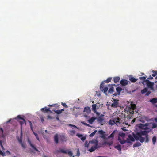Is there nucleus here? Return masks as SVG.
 <instances>
[{"mask_svg": "<svg viewBox=\"0 0 157 157\" xmlns=\"http://www.w3.org/2000/svg\"><path fill=\"white\" fill-rule=\"evenodd\" d=\"M148 132L144 130L137 132L136 134H134L133 136L129 134L128 138L126 140V142L130 143L131 141H134L135 139L136 140H139L141 143L145 141V143L148 142L149 141V136L148 133Z\"/></svg>", "mask_w": 157, "mask_h": 157, "instance_id": "1", "label": "nucleus"}, {"mask_svg": "<svg viewBox=\"0 0 157 157\" xmlns=\"http://www.w3.org/2000/svg\"><path fill=\"white\" fill-rule=\"evenodd\" d=\"M122 119H120L119 117H117L115 118L113 120L110 119L109 121V124L110 125H113L115 124H117L122 123Z\"/></svg>", "mask_w": 157, "mask_h": 157, "instance_id": "2", "label": "nucleus"}, {"mask_svg": "<svg viewBox=\"0 0 157 157\" xmlns=\"http://www.w3.org/2000/svg\"><path fill=\"white\" fill-rule=\"evenodd\" d=\"M104 82L103 81L102 82L100 85V89L101 91L103 92L104 93L106 94V92L108 89L107 87L104 86Z\"/></svg>", "mask_w": 157, "mask_h": 157, "instance_id": "3", "label": "nucleus"}, {"mask_svg": "<svg viewBox=\"0 0 157 157\" xmlns=\"http://www.w3.org/2000/svg\"><path fill=\"white\" fill-rule=\"evenodd\" d=\"M56 151L57 153H62L65 154L67 153L70 156H72L73 155V153L72 151H69L68 150H64L63 149H60L59 150H57Z\"/></svg>", "mask_w": 157, "mask_h": 157, "instance_id": "4", "label": "nucleus"}, {"mask_svg": "<svg viewBox=\"0 0 157 157\" xmlns=\"http://www.w3.org/2000/svg\"><path fill=\"white\" fill-rule=\"evenodd\" d=\"M145 83L148 88H150L151 90H153L154 89L153 86L154 85V82L149 81L148 79L146 80Z\"/></svg>", "mask_w": 157, "mask_h": 157, "instance_id": "5", "label": "nucleus"}, {"mask_svg": "<svg viewBox=\"0 0 157 157\" xmlns=\"http://www.w3.org/2000/svg\"><path fill=\"white\" fill-rule=\"evenodd\" d=\"M119 101L118 99H113V102L112 103L111 105V106L114 108H117L119 106Z\"/></svg>", "mask_w": 157, "mask_h": 157, "instance_id": "6", "label": "nucleus"}, {"mask_svg": "<svg viewBox=\"0 0 157 157\" xmlns=\"http://www.w3.org/2000/svg\"><path fill=\"white\" fill-rule=\"evenodd\" d=\"M89 144H92L93 145V146L99 147L98 145V141L96 139H93L90 141Z\"/></svg>", "mask_w": 157, "mask_h": 157, "instance_id": "7", "label": "nucleus"}, {"mask_svg": "<svg viewBox=\"0 0 157 157\" xmlns=\"http://www.w3.org/2000/svg\"><path fill=\"white\" fill-rule=\"evenodd\" d=\"M29 121V125H30V128H31V130L33 131L34 134L35 136H36V138L39 141H40L39 138V137L38 136V135L37 134V133H36L35 132H34V131H33V128L32 124V123L31 121Z\"/></svg>", "mask_w": 157, "mask_h": 157, "instance_id": "8", "label": "nucleus"}, {"mask_svg": "<svg viewBox=\"0 0 157 157\" xmlns=\"http://www.w3.org/2000/svg\"><path fill=\"white\" fill-rule=\"evenodd\" d=\"M76 136L80 138L81 140L83 141H84L86 138V136H84L83 135L79 134V133H77L76 134Z\"/></svg>", "mask_w": 157, "mask_h": 157, "instance_id": "9", "label": "nucleus"}, {"mask_svg": "<svg viewBox=\"0 0 157 157\" xmlns=\"http://www.w3.org/2000/svg\"><path fill=\"white\" fill-rule=\"evenodd\" d=\"M120 83L122 86H125L128 84V82L126 79H122L120 81Z\"/></svg>", "mask_w": 157, "mask_h": 157, "instance_id": "10", "label": "nucleus"}, {"mask_svg": "<svg viewBox=\"0 0 157 157\" xmlns=\"http://www.w3.org/2000/svg\"><path fill=\"white\" fill-rule=\"evenodd\" d=\"M28 142L33 148L36 151H38V150L32 144L31 141L29 138L28 139Z\"/></svg>", "mask_w": 157, "mask_h": 157, "instance_id": "11", "label": "nucleus"}, {"mask_svg": "<svg viewBox=\"0 0 157 157\" xmlns=\"http://www.w3.org/2000/svg\"><path fill=\"white\" fill-rule=\"evenodd\" d=\"M83 111L87 113H90L91 110L89 107L86 106L84 108Z\"/></svg>", "mask_w": 157, "mask_h": 157, "instance_id": "12", "label": "nucleus"}, {"mask_svg": "<svg viewBox=\"0 0 157 157\" xmlns=\"http://www.w3.org/2000/svg\"><path fill=\"white\" fill-rule=\"evenodd\" d=\"M100 147H97L95 146H92L91 148L89 149V151L90 152H93L96 149Z\"/></svg>", "mask_w": 157, "mask_h": 157, "instance_id": "13", "label": "nucleus"}, {"mask_svg": "<svg viewBox=\"0 0 157 157\" xmlns=\"http://www.w3.org/2000/svg\"><path fill=\"white\" fill-rule=\"evenodd\" d=\"M146 77L145 76L140 77H139V79L143 81L142 83L143 85L144 84V83H145L146 82V80H147L146 79Z\"/></svg>", "mask_w": 157, "mask_h": 157, "instance_id": "14", "label": "nucleus"}, {"mask_svg": "<svg viewBox=\"0 0 157 157\" xmlns=\"http://www.w3.org/2000/svg\"><path fill=\"white\" fill-rule=\"evenodd\" d=\"M54 140L55 142L57 144L59 142L58 136L57 134H56L54 137Z\"/></svg>", "mask_w": 157, "mask_h": 157, "instance_id": "15", "label": "nucleus"}, {"mask_svg": "<svg viewBox=\"0 0 157 157\" xmlns=\"http://www.w3.org/2000/svg\"><path fill=\"white\" fill-rule=\"evenodd\" d=\"M96 119V117H92L88 120V122L90 124H92Z\"/></svg>", "mask_w": 157, "mask_h": 157, "instance_id": "16", "label": "nucleus"}, {"mask_svg": "<svg viewBox=\"0 0 157 157\" xmlns=\"http://www.w3.org/2000/svg\"><path fill=\"white\" fill-rule=\"evenodd\" d=\"M41 110L43 112H46L48 111H50L51 112H52L50 110L49 108L47 109L46 107L42 108Z\"/></svg>", "mask_w": 157, "mask_h": 157, "instance_id": "17", "label": "nucleus"}, {"mask_svg": "<svg viewBox=\"0 0 157 157\" xmlns=\"http://www.w3.org/2000/svg\"><path fill=\"white\" fill-rule=\"evenodd\" d=\"M120 79V78L118 76L115 77L113 78L114 82L115 83L118 82Z\"/></svg>", "mask_w": 157, "mask_h": 157, "instance_id": "18", "label": "nucleus"}, {"mask_svg": "<svg viewBox=\"0 0 157 157\" xmlns=\"http://www.w3.org/2000/svg\"><path fill=\"white\" fill-rule=\"evenodd\" d=\"M129 79L131 82H135L138 79L136 78L133 77H131L129 78Z\"/></svg>", "mask_w": 157, "mask_h": 157, "instance_id": "19", "label": "nucleus"}, {"mask_svg": "<svg viewBox=\"0 0 157 157\" xmlns=\"http://www.w3.org/2000/svg\"><path fill=\"white\" fill-rule=\"evenodd\" d=\"M148 124L147 123L145 124L144 125L143 124H139L138 127L140 128H144V127L145 126H148Z\"/></svg>", "mask_w": 157, "mask_h": 157, "instance_id": "20", "label": "nucleus"}, {"mask_svg": "<svg viewBox=\"0 0 157 157\" xmlns=\"http://www.w3.org/2000/svg\"><path fill=\"white\" fill-rule=\"evenodd\" d=\"M99 133L101 135H102V137L103 138H105V135L104 134V133H105V132H104L102 130H99Z\"/></svg>", "mask_w": 157, "mask_h": 157, "instance_id": "21", "label": "nucleus"}, {"mask_svg": "<svg viewBox=\"0 0 157 157\" xmlns=\"http://www.w3.org/2000/svg\"><path fill=\"white\" fill-rule=\"evenodd\" d=\"M114 147L117 149L120 152L121 151V146L120 145L118 144L117 145L115 146Z\"/></svg>", "mask_w": 157, "mask_h": 157, "instance_id": "22", "label": "nucleus"}, {"mask_svg": "<svg viewBox=\"0 0 157 157\" xmlns=\"http://www.w3.org/2000/svg\"><path fill=\"white\" fill-rule=\"evenodd\" d=\"M116 90L118 95H120L121 91L122 90V89L121 87H118L116 88Z\"/></svg>", "mask_w": 157, "mask_h": 157, "instance_id": "23", "label": "nucleus"}, {"mask_svg": "<svg viewBox=\"0 0 157 157\" xmlns=\"http://www.w3.org/2000/svg\"><path fill=\"white\" fill-rule=\"evenodd\" d=\"M114 91V88L113 87H111V88L108 90V93L112 94Z\"/></svg>", "mask_w": 157, "mask_h": 157, "instance_id": "24", "label": "nucleus"}, {"mask_svg": "<svg viewBox=\"0 0 157 157\" xmlns=\"http://www.w3.org/2000/svg\"><path fill=\"white\" fill-rule=\"evenodd\" d=\"M141 145V144L138 142H137L135 143L133 145V147H139Z\"/></svg>", "mask_w": 157, "mask_h": 157, "instance_id": "25", "label": "nucleus"}, {"mask_svg": "<svg viewBox=\"0 0 157 157\" xmlns=\"http://www.w3.org/2000/svg\"><path fill=\"white\" fill-rule=\"evenodd\" d=\"M103 119L101 117H99L98 119V121L99 123L101 124L102 125H103V124L102 123V122L103 121Z\"/></svg>", "mask_w": 157, "mask_h": 157, "instance_id": "26", "label": "nucleus"}, {"mask_svg": "<svg viewBox=\"0 0 157 157\" xmlns=\"http://www.w3.org/2000/svg\"><path fill=\"white\" fill-rule=\"evenodd\" d=\"M152 143L153 145L155 144L156 142V138L155 136H154L152 139Z\"/></svg>", "mask_w": 157, "mask_h": 157, "instance_id": "27", "label": "nucleus"}, {"mask_svg": "<svg viewBox=\"0 0 157 157\" xmlns=\"http://www.w3.org/2000/svg\"><path fill=\"white\" fill-rule=\"evenodd\" d=\"M150 101L153 103H156L157 102V99L153 98L150 100Z\"/></svg>", "mask_w": 157, "mask_h": 157, "instance_id": "28", "label": "nucleus"}, {"mask_svg": "<svg viewBox=\"0 0 157 157\" xmlns=\"http://www.w3.org/2000/svg\"><path fill=\"white\" fill-rule=\"evenodd\" d=\"M92 109L94 112L95 111L96 109L97 106L96 104H93L92 105Z\"/></svg>", "mask_w": 157, "mask_h": 157, "instance_id": "29", "label": "nucleus"}, {"mask_svg": "<svg viewBox=\"0 0 157 157\" xmlns=\"http://www.w3.org/2000/svg\"><path fill=\"white\" fill-rule=\"evenodd\" d=\"M131 108L133 110H135L136 109V106L134 104H132L131 106Z\"/></svg>", "mask_w": 157, "mask_h": 157, "instance_id": "30", "label": "nucleus"}, {"mask_svg": "<svg viewBox=\"0 0 157 157\" xmlns=\"http://www.w3.org/2000/svg\"><path fill=\"white\" fill-rule=\"evenodd\" d=\"M112 79V77H109L106 80L104 81V82L106 83L110 82Z\"/></svg>", "mask_w": 157, "mask_h": 157, "instance_id": "31", "label": "nucleus"}, {"mask_svg": "<svg viewBox=\"0 0 157 157\" xmlns=\"http://www.w3.org/2000/svg\"><path fill=\"white\" fill-rule=\"evenodd\" d=\"M23 120L22 121H20L19 122L21 126V128H22V125L24 123H25V124H26L25 121L24 119H23V120Z\"/></svg>", "mask_w": 157, "mask_h": 157, "instance_id": "32", "label": "nucleus"}, {"mask_svg": "<svg viewBox=\"0 0 157 157\" xmlns=\"http://www.w3.org/2000/svg\"><path fill=\"white\" fill-rule=\"evenodd\" d=\"M147 88H145L141 90V93L142 94H144L147 92Z\"/></svg>", "mask_w": 157, "mask_h": 157, "instance_id": "33", "label": "nucleus"}, {"mask_svg": "<svg viewBox=\"0 0 157 157\" xmlns=\"http://www.w3.org/2000/svg\"><path fill=\"white\" fill-rule=\"evenodd\" d=\"M115 132V131H114L108 137V138L109 139L111 138H113L114 136V134Z\"/></svg>", "mask_w": 157, "mask_h": 157, "instance_id": "34", "label": "nucleus"}, {"mask_svg": "<svg viewBox=\"0 0 157 157\" xmlns=\"http://www.w3.org/2000/svg\"><path fill=\"white\" fill-rule=\"evenodd\" d=\"M97 131L96 130H95L94 132H93L90 134V137L94 136L95 134V133L97 132Z\"/></svg>", "mask_w": 157, "mask_h": 157, "instance_id": "35", "label": "nucleus"}, {"mask_svg": "<svg viewBox=\"0 0 157 157\" xmlns=\"http://www.w3.org/2000/svg\"><path fill=\"white\" fill-rule=\"evenodd\" d=\"M152 72L153 73L152 74V76L155 77L156 76V75H157V71L153 70Z\"/></svg>", "mask_w": 157, "mask_h": 157, "instance_id": "36", "label": "nucleus"}, {"mask_svg": "<svg viewBox=\"0 0 157 157\" xmlns=\"http://www.w3.org/2000/svg\"><path fill=\"white\" fill-rule=\"evenodd\" d=\"M75 130H72L69 131V134L71 136L73 135L75 133Z\"/></svg>", "mask_w": 157, "mask_h": 157, "instance_id": "37", "label": "nucleus"}, {"mask_svg": "<svg viewBox=\"0 0 157 157\" xmlns=\"http://www.w3.org/2000/svg\"><path fill=\"white\" fill-rule=\"evenodd\" d=\"M54 111L55 113H56L57 114H60L61 113V111H60V110H54Z\"/></svg>", "mask_w": 157, "mask_h": 157, "instance_id": "38", "label": "nucleus"}, {"mask_svg": "<svg viewBox=\"0 0 157 157\" xmlns=\"http://www.w3.org/2000/svg\"><path fill=\"white\" fill-rule=\"evenodd\" d=\"M119 135L120 136L122 137H124L125 136V133L123 132L120 133L119 134Z\"/></svg>", "mask_w": 157, "mask_h": 157, "instance_id": "39", "label": "nucleus"}, {"mask_svg": "<svg viewBox=\"0 0 157 157\" xmlns=\"http://www.w3.org/2000/svg\"><path fill=\"white\" fill-rule=\"evenodd\" d=\"M90 144H89V143H88V142L86 141L84 143V145L85 147H88L89 145Z\"/></svg>", "mask_w": 157, "mask_h": 157, "instance_id": "40", "label": "nucleus"}, {"mask_svg": "<svg viewBox=\"0 0 157 157\" xmlns=\"http://www.w3.org/2000/svg\"><path fill=\"white\" fill-rule=\"evenodd\" d=\"M20 142L21 145L23 148H25V146L22 143V141L21 140H20Z\"/></svg>", "mask_w": 157, "mask_h": 157, "instance_id": "41", "label": "nucleus"}, {"mask_svg": "<svg viewBox=\"0 0 157 157\" xmlns=\"http://www.w3.org/2000/svg\"><path fill=\"white\" fill-rule=\"evenodd\" d=\"M61 104L63 106L65 107V108L68 107L67 105L64 103L62 102Z\"/></svg>", "mask_w": 157, "mask_h": 157, "instance_id": "42", "label": "nucleus"}, {"mask_svg": "<svg viewBox=\"0 0 157 157\" xmlns=\"http://www.w3.org/2000/svg\"><path fill=\"white\" fill-rule=\"evenodd\" d=\"M126 142V140H121V141H120V143L121 144H124Z\"/></svg>", "mask_w": 157, "mask_h": 157, "instance_id": "43", "label": "nucleus"}, {"mask_svg": "<svg viewBox=\"0 0 157 157\" xmlns=\"http://www.w3.org/2000/svg\"><path fill=\"white\" fill-rule=\"evenodd\" d=\"M80 152H79V149H78V150H77V154L76 155L78 156H79V155H80Z\"/></svg>", "mask_w": 157, "mask_h": 157, "instance_id": "44", "label": "nucleus"}, {"mask_svg": "<svg viewBox=\"0 0 157 157\" xmlns=\"http://www.w3.org/2000/svg\"><path fill=\"white\" fill-rule=\"evenodd\" d=\"M0 154L3 156L5 155V153L2 152V151L1 150H0Z\"/></svg>", "mask_w": 157, "mask_h": 157, "instance_id": "45", "label": "nucleus"}, {"mask_svg": "<svg viewBox=\"0 0 157 157\" xmlns=\"http://www.w3.org/2000/svg\"><path fill=\"white\" fill-rule=\"evenodd\" d=\"M156 127H157V125L155 124L154 123L153 124L152 127V128H155Z\"/></svg>", "mask_w": 157, "mask_h": 157, "instance_id": "46", "label": "nucleus"}, {"mask_svg": "<svg viewBox=\"0 0 157 157\" xmlns=\"http://www.w3.org/2000/svg\"><path fill=\"white\" fill-rule=\"evenodd\" d=\"M151 93V92L150 91H148L147 92V93H146V96H148L150 94V93Z\"/></svg>", "mask_w": 157, "mask_h": 157, "instance_id": "47", "label": "nucleus"}, {"mask_svg": "<svg viewBox=\"0 0 157 157\" xmlns=\"http://www.w3.org/2000/svg\"><path fill=\"white\" fill-rule=\"evenodd\" d=\"M56 104H52V105H48V106H55V107H56L57 106H56ZM57 107H58V106H57Z\"/></svg>", "mask_w": 157, "mask_h": 157, "instance_id": "48", "label": "nucleus"}, {"mask_svg": "<svg viewBox=\"0 0 157 157\" xmlns=\"http://www.w3.org/2000/svg\"><path fill=\"white\" fill-rule=\"evenodd\" d=\"M52 118H53V117H51V116H50L49 115H48L47 116V119H52Z\"/></svg>", "mask_w": 157, "mask_h": 157, "instance_id": "49", "label": "nucleus"}, {"mask_svg": "<svg viewBox=\"0 0 157 157\" xmlns=\"http://www.w3.org/2000/svg\"><path fill=\"white\" fill-rule=\"evenodd\" d=\"M17 117L19 119H21V120H23V119H24L22 117H21V116L20 115H18L17 116Z\"/></svg>", "mask_w": 157, "mask_h": 157, "instance_id": "50", "label": "nucleus"}, {"mask_svg": "<svg viewBox=\"0 0 157 157\" xmlns=\"http://www.w3.org/2000/svg\"><path fill=\"white\" fill-rule=\"evenodd\" d=\"M153 78L151 77V75H150L148 78V79L151 80Z\"/></svg>", "mask_w": 157, "mask_h": 157, "instance_id": "51", "label": "nucleus"}, {"mask_svg": "<svg viewBox=\"0 0 157 157\" xmlns=\"http://www.w3.org/2000/svg\"><path fill=\"white\" fill-rule=\"evenodd\" d=\"M83 124L84 125H86V126H88V127L90 126V125L89 124H87L86 123H83Z\"/></svg>", "mask_w": 157, "mask_h": 157, "instance_id": "52", "label": "nucleus"}, {"mask_svg": "<svg viewBox=\"0 0 157 157\" xmlns=\"http://www.w3.org/2000/svg\"><path fill=\"white\" fill-rule=\"evenodd\" d=\"M69 125L70 126H73V127H75V128H77L76 126L75 125H72L71 124H70Z\"/></svg>", "mask_w": 157, "mask_h": 157, "instance_id": "53", "label": "nucleus"}, {"mask_svg": "<svg viewBox=\"0 0 157 157\" xmlns=\"http://www.w3.org/2000/svg\"><path fill=\"white\" fill-rule=\"evenodd\" d=\"M0 144L2 147V148H3V147L2 144V141L1 140H0Z\"/></svg>", "mask_w": 157, "mask_h": 157, "instance_id": "54", "label": "nucleus"}, {"mask_svg": "<svg viewBox=\"0 0 157 157\" xmlns=\"http://www.w3.org/2000/svg\"><path fill=\"white\" fill-rule=\"evenodd\" d=\"M117 95H118V93H115L113 94V95L114 96H117Z\"/></svg>", "mask_w": 157, "mask_h": 157, "instance_id": "55", "label": "nucleus"}, {"mask_svg": "<svg viewBox=\"0 0 157 157\" xmlns=\"http://www.w3.org/2000/svg\"><path fill=\"white\" fill-rule=\"evenodd\" d=\"M40 118L41 121L42 122L44 121V119H43V118L42 117H40Z\"/></svg>", "mask_w": 157, "mask_h": 157, "instance_id": "56", "label": "nucleus"}, {"mask_svg": "<svg viewBox=\"0 0 157 157\" xmlns=\"http://www.w3.org/2000/svg\"><path fill=\"white\" fill-rule=\"evenodd\" d=\"M135 121H136L135 119H133L132 121V122H133V123Z\"/></svg>", "mask_w": 157, "mask_h": 157, "instance_id": "57", "label": "nucleus"}, {"mask_svg": "<svg viewBox=\"0 0 157 157\" xmlns=\"http://www.w3.org/2000/svg\"><path fill=\"white\" fill-rule=\"evenodd\" d=\"M0 130L2 132V133L3 132V130L2 128H0Z\"/></svg>", "mask_w": 157, "mask_h": 157, "instance_id": "58", "label": "nucleus"}, {"mask_svg": "<svg viewBox=\"0 0 157 157\" xmlns=\"http://www.w3.org/2000/svg\"><path fill=\"white\" fill-rule=\"evenodd\" d=\"M107 144H109V145H110L112 144V143L111 142V143H107Z\"/></svg>", "mask_w": 157, "mask_h": 157, "instance_id": "59", "label": "nucleus"}, {"mask_svg": "<svg viewBox=\"0 0 157 157\" xmlns=\"http://www.w3.org/2000/svg\"><path fill=\"white\" fill-rule=\"evenodd\" d=\"M56 119H57V120H58V121L59 120V117H56Z\"/></svg>", "mask_w": 157, "mask_h": 157, "instance_id": "60", "label": "nucleus"}, {"mask_svg": "<svg viewBox=\"0 0 157 157\" xmlns=\"http://www.w3.org/2000/svg\"><path fill=\"white\" fill-rule=\"evenodd\" d=\"M60 110L61 111V113H62L63 111H64V109H62L61 110Z\"/></svg>", "mask_w": 157, "mask_h": 157, "instance_id": "61", "label": "nucleus"}, {"mask_svg": "<svg viewBox=\"0 0 157 157\" xmlns=\"http://www.w3.org/2000/svg\"><path fill=\"white\" fill-rule=\"evenodd\" d=\"M98 157H107L106 156H99Z\"/></svg>", "mask_w": 157, "mask_h": 157, "instance_id": "62", "label": "nucleus"}, {"mask_svg": "<svg viewBox=\"0 0 157 157\" xmlns=\"http://www.w3.org/2000/svg\"><path fill=\"white\" fill-rule=\"evenodd\" d=\"M112 86H117V85H116L115 84H112Z\"/></svg>", "mask_w": 157, "mask_h": 157, "instance_id": "63", "label": "nucleus"}, {"mask_svg": "<svg viewBox=\"0 0 157 157\" xmlns=\"http://www.w3.org/2000/svg\"><path fill=\"white\" fill-rule=\"evenodd\" d=\"M7 152L9 153V154H10V152L9 151H8Z\"/></svg>", "mask_w": 157, "mask_h": 157, "instance_id": "64", "label": "nucleus"}]
</instances>
